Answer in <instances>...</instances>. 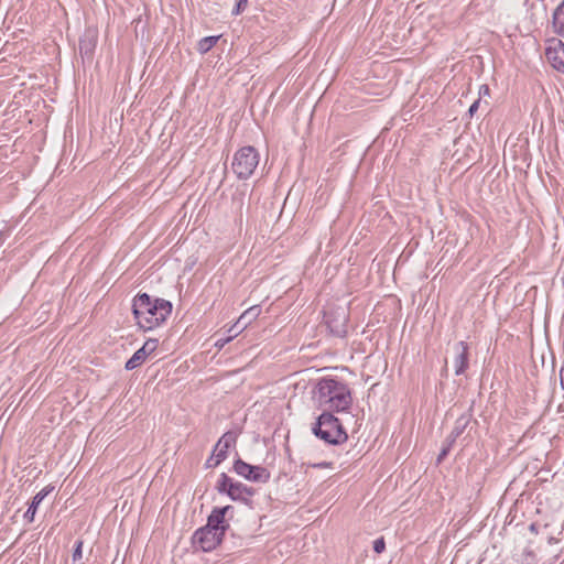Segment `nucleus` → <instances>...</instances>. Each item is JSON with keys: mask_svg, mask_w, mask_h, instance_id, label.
Here are the masks:
<instances>
[{"mask_svg": "<svg viewBox=\"0 0 564 564\" xmlns=\"http://www.w3.org/2000/svg\"><path fill=\"white\" fill-rule=\"evenodd\" d=\"M170 301L139 292L132 300V314L139 328L144 332L161 326L172 314Z\"/></svg>", "mask_w": 564, "mask_h": 564, "instance_id": "1", "label": "nucleus"}, {"mask_svg": "<svg viewBox=\"0 0 564 564\" xmlns=\"http://www.w3.org/2000/svg\"><path fill=\"white\" fill-rule=\"evenodd\" d=\"M314 398L323 411L345 412L352 404L349 387L335 378L325 377L317 381L314 388Z\"/></svg>", "mask_w": 564, "mask_h": 564, "instance_id": "2", "label": "nucleus"}, {"mask_svg": "<svg viewBox=\"0 0 564 564\" xmlns=\"http://www.w3.org/2000/svg\"><path fill=\"white\" fill-rule=\"evenodd\" d=\"M312 433L329 445H341L347 442L348 434L340 420L329 411H323L312 425Z\"/></svg>", "mask_w": 564, "mask_h": 564, "instance_id": "3", "label": "nucleus"}, {"mask_svg": "<svg viewBox=\"0 0 564 564\" xmlns=\"http://www.w3.org/2000/svg\"><path fill=\"white\" fill-rule=\"evenodd\" d=\"M215 489L220 495H227L232 501L241 502L248 507H252L251 497L257 492L253 487L234 480L226 473L219 475Z\"/></svg>", "mask_w": 564, "mask_h": 564, "instance_id": "4", "label": "nucleus"}, {"mask_svg": "<svg viewBox=\"0 0 564 564\" xmlns=\"http://www.w3.org/2000/svg\"><path fill=\"white\" fill-rule=\"evenodd\" d=\"M259 159V152L254 147H242L234 155L232 172L239 180H248L257 169Z\"/></svg>", "mask_w": 564, "mask_h": 564, "instance_id": "5", "label": "nucleus"}, {"mask_svg": "<svg viewBox=\"0 0 564 564\" xmlns=\"http://www.w3.org/2000/svg\"><path fill=\"white\" fill-rule=\"evenodd\" d=\"M232 470L237 475L252 482L265 484L271 478V474L265 467L251 465L242 460L240 457L235 459Z\"/></svg>", "mask_w": 564, "mask_h": 564, "instance_id": "6", "label": "nucleus"}, {"mask_svg": "<svg viewBox=\"0 0 564 564\" xmlns=\"http://www.w3.org/2000/svg\"><path fill=\"white\" fill-rule=\"evenodd\" d=\"M223 539L221 532L207 528L205 524L194 532L192 543L203 552H212L223 542Z\"/></svg>", "mask_w": 564, "mask_h": 564, "instance_id": "7", "label": "nucleus"}, {"mask_svg": "<svg viewBox=\"0 0 564 564\" xmlns=\"http://www.w3.org/2000/svg\"><path fill=\"white\" fill-rule=\"evenodd\" d=\"M234 511L235 508L230 505L225 507H215L207 517V528L221 532L225 536L230 527L228 520L232 518Z\"/></svg>", "mask_w": 564, "mask_h": 564, "instance_id": "8", "label": "nucleus"}, {"mask_svg": "<svg viewBox=\"0 0 564 564\" xmlns=\"http://www.w3.org/2000/svg\"><path fill=\"white\" fill-rule=\"evenodd\" d=\"M98 33L96 30L87 29L79 37L78 48L83 59L91 61L97 46Z\"/></svg>", "mask_w": 564, "mask_h": 564, "instance_id": "9", "label": "nucleus"}, {"mask_svg": "<svg viewBox=\"0 0 564 564\" xmlns=\"http://www.w3.org/2000/svg\"><path fill=\"white\" fill-rule=\"evenodd\" d=\"M454 349L456 351V356L454 358L455 375L463 376L469 368V345L466 341L460 340L455 344Z\"/></svg>", "mask_w": 564, "mask_h": 564, "instance_id": "10", "label": "nucleus"}, {"mask_svg": "<svg viewBox=\"0 0 564 564\" xmlns=\"http://www.w3.org/2000/svg\"><path fill=\"white\" fill-rule=\"evenodd\" d=\"M478 425V421L473 417L471 408L463 413L454 424V427L449 434H452V438H458L463 435L467 429L471 431L474 426Z\"/></svg>", "mask_w": 564, "mask_h": 564, "instance_id": "11", "label": "nucleus"}, {"mask_svg": "<svg viewBox=\"0 0 564 564\" xmlns=\"http://www.w3.org/2000/svg\"><path fill=\"white\" fill-rule=\"evenodd\" d=\"M54 490V486L47 485L41 491H39L31 500L28 510L25 511L23 518L32 523L35 518V513L37 511L39 506L44 500L46 496H48Z\"/></svg>", "mask_w": 564, "mask_h": 564, "instance_id": "12", "label": "nucleus"}, {"mask_svg": "<svg viewBox=\"0 0 564 564\" xmlns=\"http://www.w3.org/2000/svg\"><path fill=\"white\" fill-rule=\"evenodd\" d=\"M326 325L329 328L330 333L337 337H345L347 334V317L345 314L343 315H325Z\"/></svg>", "mask_w": 564, "mask_h": 564, "instance_id": "13", "label": "nucleus"}, {"mask_svg": "<svg viewBox=\"0 0 564 564\" xmlns=\"http://www.w3.org/2000/svg\"><path fill=\"white\" fill-rule=\"evenodd\" d=\"M564 13V0L555 8L552 14V25L554 32L564 37V17L561 18V14Z\"/></svg>", "mask_w": 564, "mask_h": 564, "instance_id": "14", "label": "nucleus"}, {"mask_svg": "<svg viewBox=\"0 0 564 564\" xmlns=\"http://www.w3.org/2000/svg\"><path fill=\"white\" fill-rule=\"evenodd\" d=\"M261 312L260 306L254 305L248 308L246 312L241 314V316L238 318V321L234 324V327L239 326L242 324V328H246L248 324H250L253 319H256Z\"/></svg>", "mask_w": 564, "mask_h": 564, "instance_id": "15", "label": "nucleus"}, {"mask_svg": "<svg viewBox=\"0 0 564 564\" xmlns=\"http://www.w3.org/2000/svg\"><path fill=\"white\" fill-rule=\"evenodd\" d=\"M147 359L144 351H141L140 348L129 358L124 365L126 370H133L141 366Z\"/></svg>", "mask_w": 564, "mask_h": 564, "instance_id": "16", "label": "nucleus"}, {"mask_svg": "<svg viewBox=\"0 0 564 564\" xmlns=\"http://www.w3.org/2000/svg\"><path fill=\"white\" fill-rule=\"evenodd\" d=\"M219 36H205L199 40L197 50L199 53L205 54L209 52L218 42Z\"/></svg>", "mask_w": 564, "mask_h": 564, "instance_id": "17", "label": "nucleus"}, {"mask_svg": "<svg viewBox=\"0 0 564 564\" xmlns=\"http://www.w3.org/2000/svg\"><path fill=\"white\" fill-rule=\"evenodd\" d=\"M237 442V434L235 432L228 431L226 432L217 442L218 445L223 447L230 448Z\"/></svg>", "mask_w": 564, "mask_h": 564, "instance_id": "18", "label": "nucleus"}, {"mask_svg": "<svg viewBox=\"0 0 564 564\" xmlns=\"http://www.w3.org/2000/svg\"><path fill=\"white\" fill-rule=\"evenodd\" d=\"M228 449L229 448L223 447L216 443L213 449V456H215L214 465H219L223 460L227 458Z\"/></svg>", "mask_w": 564, "mask_h": 564, "instance_id": "19", "label": "nucleus"}, {"mask_svg": "<svg viewBox=\"0 0 564 564\" xmlns=\"http://www.w3.org/2000/svg\"><path fill=\"white\" fill-rule=\"evenodd\" d=\"M158 345L159 340L156 338H149L140 348V350L144 351L145 356L148 357L156 350Z\"/></svg>", "mask_w": 564, "mask_h": 564, "instance_id": "20", "label": "nucleus"}, {"mask_svg": "<svg viewBox=\"0 0 564 564\" xmlns=\"http://www.w3.org/2000/svg\"><path fill=\"white\" fill-rule=\"evenodd\" d=\"M83 545H84V542L82 540H77L75 542L74 550H73V555H72L74 562H77V561L82 560V557H83Z\"/></svg>", "mask_w": 564, "mask_h": 564, "instance_id": "21", "label": "nucleus"}, {"mask_svg": "<svg viewBox=\"0 0 564 564\" xmlns=\"http://www.w3.org/2000/svg\"><path fill=\"white\" fill-rule=\"evenodd\" d=\"M386 550V541L383 536L378 538L373 541V551L378 554Z\"/></svg>", "mask_w": 564, "mask_h": 564, "instance_id": "22", "label": "nucleus"}, {"mask_svg": "<svg viewBox=\"0 0 564 564\" xmlns=\"http://www.w3.org/2000/svg\"><path fill=\"white\" fill-rule=\"evenodd\" d=\"M248 0H236V6L232 9V14L238 15L246 9Z\"/></svg>", "mask_w": 564, "mask_h": 564, "instance_id": "23", "label": "nucleus"}, {"mask_svg": "<svg viewBox=\"0 0 564 564\" xmlns=\"http://www.w3.org/2000/svg\"><path fill=\"white\" fill-rule=\"evenodd\" d=\"M553 66L554 68H556L557 70L564 73V58L561 57V56H555L553 58Z\"/></svg>", "mask_w": 564, "mask_h": 564, "instance_id": "24", "label": "nucleus"}, {"mask_svg": "<svg viewBox=\"0 0 564 564\" xmlns=\"http://www.w3.org/2000/svg\"><path fill=\"white\" fill-rule=\"evenodd\" d=\"M245 328H242V324H240L237 327H234V325L228 329V336L236 337L238 334H240Z\"/></svg>", "mask_w": 564, "mask_h": 564, "instance_id": "25", "label": "nucleus"}, {"mask_svg": "<svg viewBox=\"0 0 564 564\" xmlns=\"http://www.w3.org/2000/svg\"><path fill=\"white\" fill-rule=\"evenodd\" d=\"M449 452H451V449H448V447L443 446L437 456V463H441L442 460H444V458L448 455Z\"/></svg>", "mask_w": 564, "mask_h": 564, "instance_id": "26", "label": "nucleus"}, {"mask_svg": "<svg viewBox=\"0 0 564 564\" xmlns=\"http://www.w3.org/2000/svg\"><path fill=\"white\" fill-rule=\"evenodd\" d=\"M479 104H480V99H477L476 101H474L471 104V106L468 109V113L470 117H473L475 115V112L478 110Z\"/></svg>", "mask_w": 564, "mask_h": 564, "instance_id": "27", "label": "nucleus"}, {"mask_svg": "<svg viewBox=\"0 0 564 564\" xmlns=\"http://www.w3.org/2000/svg\"><path fill=\"white\" fill-rule=\"evenodd\" d=\"M456 440H457V438H452V434H449V435L446 437V440H445V442H444L443 446H446V447H448V449H452V447H453L454 443L456 442Z\"/></svg>", "mask_w": 564, "mask_h": 564, "instance_id": "28", "label": "nucleus"}, {"mask_svg": "<svg viewBox=\"0 0 564 564\" xmlns=\"http://www.w3.org/2000/svg\"><path fill=\"white\" fill-rule=\"evenodd\" d=\"M234 338V336H228L226 337L225 339H218L216 341V346L219 347V348H223L227 343H229L231 339Z\"/></svg>", "mask_w": 564, "mask_h": 564, "instance_id": "29", "label": "nucleus"}, {"mask_svg": "<svg viewBox=\"0 0 564 564\" xmlns=\"http://www.w3.org/2000/svg\"><path fill=\"white\" fill-rule=\"evenodd\" d=\"M214 462H215V456H210L207 460H206V468H214L216 467L217 465H214Z\"/></svg>", "mask_w": 564, "mask_h": 564, "instance_id": "30", "label": "nucleus"}, {"mask_svg": "<svg viewBox=\"0 0 564 564\" xmlns=\"http://www.w3.org/2000/svg\"><path fill=\"white\" fill-rule=\"evenodd\" d=\"M560 386L564 390V365L560 369Z\"/></svg>", "mask_w": 564, "mask_h": 564, "instance_id": "31", "label": "nucleus"}, {"mask_svg": "<svg viewBox=\"0 0 564 564\" xmlns=\"http://www.w3.org/2000/svg\"><path fill=\"white\" fill-rule=\"evenodd\" d=\"M489 91H490V89L487 85H482L479 89L480 95H489Z\"/></svg>", "mask_w": 564, "mask_h": 564, "instance_id": "32", "label": "nucleus"}, {"mask_svg": "<svg viewBox=\"0 0 564 564\" xmlns=\"http://www.w3.org/2000/svg\"><path fill=\"white\" fill-rule=\"evenodd\" d=\"M547 542H549V544H556V543H558V539L551 536V538H549Z\"/></svg>", "mask_w": 564, "mask_h": 564, "instance_id": "33", "label": "nucleus"}, {"mask_svg": "<svg viewBox=\"0 0 564 564\" xmlns=\"http://www.w3.org/2000/svg\"><path fill=\"white\" fill-rule=\"evenodd\" d=\"M325 466H328V464L327 463H321V464L317 465V467H325Z\"/></svg>", "mask_w": 564, "mask_h": 564, "instance_id": "34", "label": "nucleus"}, {"mask_svg": "<svg viewBox=\"0 0 564 564\" xmlns=\"http://www.w3.org/2000/svg\"><path fill=\"white\" fill-rule=\"evenodd\" d=\"M530 530H531V531H535V524H531V525H530Z\"/></svg>", "mask_w": 564, "mask_h": 564, "instance_id": "35", "label": "nucleus"}]
</instances>
